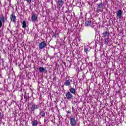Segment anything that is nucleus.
<instances>
[{
	"mask_svg": "<svg viewBox=\"0 0 126 126\" xmlns=\"http://www.w3.org/2000/svg\"><path fill=\"white\" fill-rule=\"evenodd\" d=\"M100 8H96V12H102V10H101V9H100Z\"/></svg>",
	"mask_w": 126,
	"mask_h": 126,
	"instance_id": "21",
	"label": "nucleus"
},
{
	"mask_svg": "<svg viewBox=\"0 0 126 126\" xmlns=\"http://www.w3.org/2000/svg\"><path fill=\"white\" fill-rule=\"evenodd\" d=\"M72 109L73 110V107H72Z\"/></svg>",
	"mask_w": 126,
	"mask_h": 126,
	"instance_id": "31",
	"label": "nucleus"
},
{
	"mask_svg": "<svg viewBox=\"0 0 126 126\" xmlns=\"http://www.w3.org/2000/svg\"><path fill=\"white\" fill-rule=\"evenodd\" d=\"M24 99H25L26 100H27V96H26V95H24Z\"/></svg>",
	"mask_w": 126,
	"mask_h": 126,
	"instance_id": "25",
	"label": "nucleus"
},
{
	"mask_svg": "<svg viewBox=\"0 0 126 126\" xmlns=\"http://www.w3.org/2000/svg\"><path fill=\"white\" fill-rule=\"evenodd\" d=\"M92 22L91 21V20L90 19H88L87 20H86L85 22V26H86L87 27L88 26H90L91 25V23Z\"/></svg>",
	"mask_w": 126,
	"mask_h": 126,
	"instance_id": "8",
	"label": "nucleus"
},
{
	"mask_svg": "<svg viewBox=\"0 0 126 126\" xmlns=\"http://www.w3.org/2000/svg\"><path fill=\"white\" fill-rule=\"evenodd\" d=\"M39 72H44V71H45V70H46V69H45V68L43 67H40L39 68Z\"/></svg>",
	"mask_w": 126,
	"mask_h": 126,
	"instance_id": "16",
	"label": "nucleus"
},
{
	"mask_svg": "<svg viewBox=\"0 0 126 126\" xmlns=\"http://www.w3.org/2000/svg\"><path fill=\"white\" fill-rule=\"evenodd\" d=\"M70 93H72V94H74V95H76V90L74 88H71L69 89Z\"/></svg>",
	"mask_w": 126,
	"mask_h": 126,
	"instance_id": "14",
	"label": "nucleus"
},
{
	"mask_svg": "<svg viewBox=\"0 0 126 126\" xmlns=\"http://www.w3.org/2000/svg\"><path fill=\"white\" fill-rule=\"evenodd\" d=\"M47 122V120L44 119V123H46Z\"/></svg>",
	"mask_w": 126,
	"mask_h": 126,
	"instance_id": "30",
	"label": "nucleus"
},
{
	"mask_svg": "<svg viewBox=\"0 0 126 126\" xmlns=\"http://www.w3.org/2000/svg\"><path fill=\"white\" fill-rule=\"evenodd\" d=\"M71 112L69 110L67 111V114H71Z\"/></svg>",
	"mask_w": 126,
	"mask_h": 126,
	"instance_id": "24",
	"label": "nucleus"
},
{
	"mask_svg": "<svg viewBox=\"0 0 126 126\" xmlns=\"http://www.w3.org/2000/svg\"><path fill=\"white\" fill-rule=\"evenodd\" d=\"M39 114L40 115L41 118H45V117H46V113L44 110H40Z\"/></svg>",
	"mask_w": 126,
	"mask_h": 126,
	"instance_id": "15",
	"label": "nucleus"
},
{
	"mask_svg": "<svg viewBox=\"0 0 126 126\" xmlns=\"http://www.w3.org/2000/svg\"><path fill=\"white\" fill-rule=\"evenodd\" d=\"M28 3H31V0H26Z\"/></svg>",
	"mask_w": 126,
	"mask_h": 126,
	"instance_id": "23",
	"label": "nucleus"
},
{
	"mask_svg": "<svg viewBox=\"0 0 126 126\" xmlns=\"http://www.w3.org/2000/svg\"><path fill=\"white\" fill-rule=\"evenodd\" d=\"M1 30H0V37L1 36Z\"/></svg>",
	"mask_w": 126,
	"mask_h": 126,
	"instance_id": "26",
	"label": "nucleus"
},
{
	"mask_svg": "<svg viewBox=\"0 0 126 126\" xmlns=\"http://www.w3.org/2000/svg\"><path fill=\"white\" fill-rule=\"evenodd\" d=\"M5 22V19H4V16L2 14L0 17V28L2 27V23H4Z\"/></svg>",
	"mask_w": 126,
	"mask_h": 126,
	"instance_id": "4",
	"label": "nucleus"
},
{
	"mask_svg": "<svg viewBox=\"0 0 126 126\" xmlns=\"http://www.w3.org/2000/svg\"><path fill=\"white\" fill-rule=\"evenodd\" d=\"M39 125V121L37 120H34L32 121V126H37Z\"/></svg>",
	"mask_w": 126,
	"mask_h": 126,
	"instance_id": "10",
	"label": "nucleus"
},
{
	"mask_svg": "<svg viewBox=\"0 0 126 126\" xmlns=\"http://www.w3.org/2000/svg\"><path fill=\"white\" fill-rule=\"evenodd\" d=\"M0 119H1V113L0 112Z\"/></svg>",
	"mask_w": 126,
	"mask_h": 126,
	"instance_id": "28",
	"label": "nucleus"
},
{
	"mask_svg": "<svg viewBox=\"0 0 126 126\" xmlns=\"http://www.w3.org/2000/svg\"><path fill=\"white\" fill-rule=\"evenodd\" d=\"M52 37L54 38H57V32H53L52 34Z\"/></svg>",
	"mask_w": 126,
	"mask_h": 126,
	"instance_id": "20",
	"label": "nucleus"
},
{
	"mask_svg": "<svg viewBox=\"0 0 126 126\" xmlns=\"http://www.w3.org/2000/svg\"><path fill=\"white\" fill-rule=\"evenodd\" d=\"M50 60H53V59H54V57H51L50 58Z\"/></svg>",
	"mask_w": 126,
	"mask_h": 126,
	"instance_id": "27",
	"label": "nucleus"
},
{
	"mask_svg": "<svg viewBox=\"0 0 126 126\" xmlns=\"http://www.w3.org/2000/svg\"><path fill=\"white\" fill-rule=\"evenodd\" d=\"M71 81H72V80H71Z\"/></svg>",
	"mask_w": 126,
	"mask_h": 126,
	"instance_id": "32",
	"label": "nucleus"
},
{
	"mask_svg": "<svg viewBox=\"0 0 126 126\" xmlns=\"http://www.w3.org/2000/svg\"><path fill=\"white\" fill-rule=\"evenodd\" d=\"M98 0H95L94 2H97V1H98Z\"/></svg>",
	"mask_w": 126,
	"mask_h": 126,
	"instance_id": "29",
	"label": "nucleus"
},
{
	"mask_svg": "<svg viewBox=\"0 0 126 126\" xmlns=\"http://www.w3.org/2000/svg\"><path fill=\"white\" fill-rule=\"evenodd\" d=\"M31 18L33 22H36L38 20V16L36 14H33L32 15Z\"/></svg>",
	"mask_w": 126,
	"mask_h": 126,
	"instance_id": "7",
	"label": "nucleus"
},
{
	"mask_svg": "<svg viewBox=\"0 0 126 126\" xmlns=\"http://www.w3.org/2000/svg\"><path fill=\"white\" fill-rule=\"evenodd\" d=\"M65 96L68 100H70V99L73 97V95H72V94L70 92H67L65 94Z\"/></svg>",
	"mask_w": 126,
	"mask_h": 126,
	"instance_id": "6",
	"label": "nucleus"
},
{
	"mask_svg": "<svg viewBox=\"0 0 126 126\" xmlns=\"http://www.w3.org/2000/svg\"><path fill=\"white\" fill-rule=\"evenodd\" d=\"M104 44L106 46L109 45V38H104Z\"/></svg>",
	"mask_w": 126,
	"mask_h": 126,
	"instance_id": "17",
	"label": "nucleus"
},
{
	"mask_svg": "<svg viewBox=\"0 0 126 126\" xmlns=\"http://www.w3.org/2000/svg\"><path fill=\"white\" fill-rule=\"evenodd\" d=\"M57 3L58 4V6L59 7H63V0H58Z\"/></svg>",
	"mask_w": 126,
	"mask_h": 126,
	"instance_id": "13",
	"label": "nucleus"
},
{
	"mask_svg": "<svg viewBox=\"0 0 126 126\" xmlns=\"http://www.w3.org/2000/svg\"><path fill=\"white\" fill-rule=\"evenodd\" d=\"M10 18L11 21H12V22H15L16 20V16H15L14 14H12L10 15Z\"/></svg>",
	"mask_w": 126,
	"mask_h": 126,
	"instance_id": "9",
	"label": "nucleus"
},
{
	"mask_svg": "<svg viewBox=\"0 0 126 126\" xmlns=\"http://www.w3.org/2000/svg\"><path fill=\"white\" fill-rule=\"evenodd\" d=\"M39 108H40L39 105L33 103L30 108L31 114H34V111H35V110H37Z\"/></svg>",
	"mask_w": 126,
	"mask_h": 126,
	"instance_id": "1",
	"label": "nucleus"
},
{
	"mask_svg": "<svg viewBox=\"0 0 126 126\" xmlns=\"http://www.w3.org/2000/svg\"><path fill=\"white\" fill-rule=\"evenodd\" d=\"M64 85L65 86H69L70 87V85H71V83L69 80H66L64 82Z\"/></svg>",
	"mask_w": 126,
	"mask_h": 126,
	"instance_id": "12",
	"label": "nucleus"
},
{
	"mask_svg": "<svg viewBox=\"0 0 126 126\" xmlns=\"http://www.w3.org/2000/svg\"><path fill=\"white\" fill-rule=\"evenodd\" d=\"M84 52L86 53V54H88V48H84Z\"/></svg>",
	"mask_w": 126,
	"mask_h": 126,
	"instance_id": "22",
	"label": "nucleus"
},
{
	"mask_svg": "<svg viewBox=\"0 0 126 126\" xmlns=\"http://www.w3.org/2000/svg\"><path fill=\"white\" fill-rule=\"evenodd\" d=\"M77 123V120H76L75 117L71 118L70 119V125L71 126H76Z\"/></svg>",
	"mask_w": 126,
	"mask_h": 126,
	"instance_id": "2",
	"label": "nucleus"
},
{
	"mask_svg": "<svg viewBox=\"0 0 126 126\" xmlns=\"http://www.w3.org/2000/svg\"><path fill=\"white\" fill-rule=\"evenodd\" d=\"M46 47H47V44L46 43V42L42 41L39 43V50L45 49V48H46Z\"/></svg>",
	"mask_w": 126,
	"mask_h": 126,
	"instance_id": "3",
	"label": "nucleus"
},
{
	"mask_svg": "<svg viewBox=\"0 0 126 126\" xmlns=\"http://www.w3.org/2000/svg\"><path fill=\"white\" fill-rule=\"evenodd\" d=\"M22 28H26V22L24 21L22 23Z\"/></svg>",
	"mask_w": 126,
	"mask_h": 126,
	"instance_id": "19",
	"label": "nucleus"
},
{
	"mask_svg": "<svg viewBox=\"0 0 126 126\" xmlns=\"http://www.w3.org/2000/svg\"><path fill=\"white\" fill-rule=\"evenodd\" d=\"M117 17L118 18H122V15H123V12L121 10H119L116 13Z\"/></svg>",
	"mask_w": 126,
	"mask_h": 126,
	"instance_id": "11",
	"label": "nucleus"
},
{
	"mask_svg": "<svg viewBox=\"0 0 126 126\" xmlns=\"http://www.w3.org/2000/svg\"><path fill=\"white\" fill-rule=\"evenodd\" d=\"M102 7H103V4L102 3V2H101L100 3L97 4V8H102Z\"/></svg>",
	"mask_w": 126,
	"mask_h": 126,
	"instance_id": "18",
	"label": "nucleus"
},
{
	"mask_svg": "<svg viewBox=\"0 0 126 126\" xmlns=\"http://www.w3.org/2000/svg\"><path fill=\"white\" fill-rule=\"evenodd\" d=\"M102 37L104 39H109V36H110V32L109 31H105L102 33Z\"/></svg>",
	"mask_w": 126,
	"mask_h": 126,
	"instance_id": "5",
	"label": "nucleus"
}]
</instances>
